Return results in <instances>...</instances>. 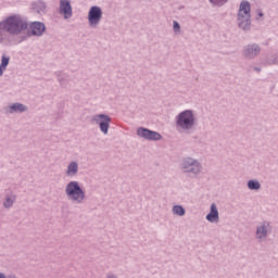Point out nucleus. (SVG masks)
<instances>
[{
    "label": "nucleus",
    "instance_id": "nucleus-1",
    "mask_svg": "<svg viewBox=\"0 0 278 278\" xmlns=\"http://www.w3.org/2000/svg\"><path fill=\"white\" fill-rule=\"evenodd\" d=\"M28 27L30 33L27 34ZM45 31H47L45 23L33 22L29 25L25 17L13 14L0 21V45H4L5 47L21 45L29 36H36L37 38L45 36Z\"/></svg>",
    "mask_w": 278,
    "mask_h": 278
},
{
    "label": "nucleus",
    "instance_id": "nucleus-2",
    "mask_svg": "<svg viewBox=\"0 0 278 278\" xmlns=\"http://www.w3.org/2000/svg\"><path fill=\"white\" fill-rule=\"evenodd\" d=\"M65 195L68 201L81 205L86 201V192L78 181L72 180L65 186Z\"/></svg>",
    "mask_w": 278,
    "mask_h": 278
},
{
    "label": "nucleus",
    "instance_id": "nucleus-3",
    "mask_svg": "<svg viewBox=\"0 0 278 278\" xmlns=\"http://www.w3.org/2000/svg\"><path fill=\"white\" fill-rule=\"evenodd\" d=\"M238 24L241 29L251 27V3L243 1L239 8Z\"/></svg>",
    "mask_w": 278,
    "mask_h": 278
},
{
    "label": "nucleus",
    "instance_id": "nucleus-4",
    "mask_svg": "<svg viewBox=\"0 0 278 278\" xmlns=\"http://www.w3.org/2000/svg\"><path fill=\"white\" fill-rule=\"evenodd\" d=\"M87 18L89 27H91V29H97L99 25H101V20L103 18V11L99 7L93 5L89 9Z\"/></svg>",
    "mask_w": 278,
    "mask_h": 278
},
{
    "label": "nucleus",
    "instance_id": "nucleus-5",
    "mask_svg": "<svg viewBox=\"0 0 278 278\" xmlns=\"http://www.w3.org/2000/svg\"><path fill=\"white\" fill-rule=\"evenodd\" d=\"M177 125L182 129H190L194 125V115L191 111H185L178 115Z\"/></svg>",
    "mask_w": 278,
    "mask_h": 278
},
{
    "label": "nucleus",
    "instance_id": "nucleus-6",
    "mask_svg": "<svg viewBox=\"0 0 278 278\" xmlns=\"http://www.w3.org/2000/svg\"><path fill=\"white\" fill-rule=\"evenodd\" d=\"M59 14L63 16L64 21L73 18V4H71V0H59Z\"/></svg>",
    "mask_w": 278,
    "mask_h": 278
},
{
    "label": "nucleus",
    "instance_id": "nucleus-7",
    "mask_svg": "<svg viewBox=\"0 0 278 278\" xmlns=\"http://www.w3.org/2000/svg\"><path fill=\"white\" fill-rule=\"evenodd\" d=\"M28 110H29V108H27V105L20 103V102L12 103V104L8 105L7 108H4L5 114H23L24 112H27Z\"/></svg>",
    "mask_w": 278,
    "mask_h": 278
},
{
    "label": "nucleus",
    "instance_id": "nucleus-8",
    "mask_svg": "<svg viewBox=\"0 0 278 278\" xmlns=\"http://www.w3.org/2000/svg\"><path fill=\"white\" fill-rule=\"evenodd\" d=\"M30 10L33 14H38V16H45L47 14V2L42 0H37L30 3Z\"/></svg>",
    "mask_w": 278,
    "mask_h": 278
},
{
    "label": "nucleus",
    "instance_id": "nucleus-9",
    "mask_svg": "<svg viewBox=\"0 0 278 278\" xmlns=\"http://www.w3.org/2000/svg\"><path fill=\"white\" fill-rule=\"evenodd\" d=\"M137 134L140 136V138H146V140H162V135L147 128H139Z\"/></svg>",
    "mask_w": 278,
    "mask_h": 278
},
{
    "label": "nucleus",
    "instance_id": "nucleus-10",
    "mask_svg": "<svg viewBox=\"0 0 278 278\" xmlns=\"http://www.w3.org/2000/svg\"><path fill=\"white\" fill-rule=\"evenodd\" d=\"M16 199L17 197L14 192L11 191L10 193H7L2 202L4 210H12L14 203H16Z\"/></svg>",
    "mask_w": 278,
    "mask_h": 278
},
{
    "label": "nucleus",
    "instance_id": "nucleus-11",
    "mask_svg": "<svg viewBox=\"0 0 278 278\" xmlns=\"http://www.w3.org/2000/svg\"><path fill=\"white\" fill-rule=\"evenodd\" d=\"M91 125H99L101 131L105 134V114L93 115L90 118Z\"/></svg>",
    "mask_w": 278,
    "mask_h": 278
},
{
    "label": "nucleus",
    "instance_id": "nucleus-12",
    "mask_svg": "<svg viewBox=\"0 0 278 278\" xmlns=\"http://www.w3.org/2000/svg\"><path fill=\"white\" fill-rule=\"evenodd\" d=\"M78 173H79V163H77L76 161H71L67 165L65 175L67 177H77Z\"/></svg>",
    "mask_w": 278,
    "mask_h": 278
},
{
    "label": "nucleus",
    "instance_id": "nucleus-13",
    "mask_svg": "<svg viewBox=\"0 0 278 278\" xmlns=\"http://www.w3.org/2000/svg\"><path fill=\"white\" fill-rule=\"evenodd\" d=\"M206 220L208 223H218V208H216V204L211 205V212L206 215Z\"/></svg>",
    "mask_w": 278,
    "mask_h": 278
},
{
    "label": "nucleus",
    "instance_id": "nucleus-14",
    "mask_svg": "<svg viewBox=\"0 0 278 278\" xmlns=\"http://www.w3.org/2000/svg\"><path fill=\"white\" fill-rule=\"evenodd\" d=\"M56 79L60 84V86H62V88H66V86H68V75L63 73V72H56L55 73Z\"/></svg>",
    "mask_w": 278,
    "mask_h": 278
},
{
    "label": "nucleus",
    "instance_id": "nucleus-15",
    "mask_svg": "<svg viewBox=\"0 0 278 278\" xmlns=\"http://www.w3.org/2000/svg\"><path fill=\"white\" fill-rule=\"evenodd\" d=\"M188 166H193L191 169H188ZM184 168L187 169V172H192V173H199V164L197 163V161H192V159H188V161H186L184 163Z\"/></svg>",
    "mask_w": 278,
    "mask_h": 278
},
{
    "label": "nucleus",
    "instance_id": "nucleus-16",
    "mask_svg": "<svg viewBox=\"0 0 278 278\" xmlns=\"http://www.w3.org/2000/svg\"><path fill=\"white\" fill-rule=\"evenodd\" d=\"M10 64V56L7 54H2L1 56V64H0V71L3 75V72L8 68V65Z\"/></svg>",
    "mask_w": 278,
    "mask_h": 278
},
{
    "label": "nucleus",
    "instance_id": "nucleus-17",
    "mask_svg": "<svg viewBox=\"0 0 278 278\" xmlns=\"http://www.w3.org/2000/svg\"><path fill=\"white\" fill-rule=\"evenodd\" d=\"M260 53V48L257 46H251L247 49V55H257Z\"/></svg>",
    "mask_w": 278,
    "mask_h": 278
},
{
    "label": "nucleus",
    "instance_id": "nucleus-18",
    "mask_svg": "<svg viewBox=\"0 0 278 278\" xmlns=\"http://www.w3.org/2000/svg\"><path fill=\"white\" fill-rule=\"evenodd\" d=\"M173 212L174 214H176L177 216H184L186 214V210H184L182 206L176 205L173 207Z\"/></svg>",
    "mask_w": 278,
    "mask_h": 278
},
{
    "label": "nucleus",
    "instance_id": "nucleus-19",
    "mask_svg": "<svg viewBox=\"0 0 278 278\" xmlns=\"http://www.w3.org/2000/svg\"><path fill=\"white\" fill-rule=\"evenodd\" d=\"M248 187L250 188V190H260L261 185L255 180H250L248 182Z\"/></svg>",
    "mask_w": 278,
    "mask_h": 278
},
{
    "label": "nucleus",
    "instance_id": "nucleus-20",
    "mask_svg": "<svg viewBox=\"0 0 278 278\" xmlns=\"http://www.w3.org/2000/svg\"><path fill=\"white\" fill-rule=\"evenodd\" d=\"M256 236L257 238H266V227L262 226L257 228Z\"/></svg>",
    "mask_w": 278,
    "mask_h": 278
},
{
    "label": "nucleus",
    "instance_id": "nucleus-21",
    "mask_svg": "<svg viewBox=\"0 0 278 278\" xmlns=\"http://www.w3.org/2000/svg\"><path fill=\"white\" fill-rule=\"evenodd\" d=\"M211 3H215V5H222L223 3H227V0H210Z\"/></svg>",
    "mask_w": 278,
    "mask_h": 278
},
{
    "label": "nucleus",
    "instance_id": "nucleus-22",
    "mask_svg": "<svg viewBox=\"0 0 278 278\" xmlns=\"http://www.w3.org/2000/svg\"><path fill=\"white\" fill-rule=\"evenodd\" d=\"M174 29H175V31H178V29H179V23L174 22Z\"/></svg>",
    "mask_w": 278,
    "mask_h": 278
},
{
    "label": "nucleus",
    "instance_id": "nucleus-23",
    "mask_svg": "<svg viewBox=\"0 0 278 278\" xmlns=\"http://www.w3.org/2000/svg\"><path fill=\"white\" fill-rule=\"evenodd\" d=\"M109 121H110V117L106 116V117H105V122L108 123Z\"/></svg>",
    "mask_w": 278,
    "mask_h": 278
},
{
    "label": "nucleus",
    "instance_id": "nucleus-24",
    "mask_svg": "<svg viewBox=\"0 0 278 278\" xmlns=\"http://www.w3.org/2000/svg\"><path fill=\"white\" fill-rule=\"evenodd\" d=\"M0 77H3V74L1 73V70H0Z\"/></svg>",
    "mask_w": 278,
    "mask_h": 278
},
{
    "label": "nucleus",
    "instance_id": "nucleus-25",
    "mask_svg": "<svg viewBox=\"0 0 278 278\" xmlns=\"http://www.w3.org/2000/svg\"><path fill=\"white\" fill-rule=\"evenodd\" d=\"M105 131L108 132V124L105 125Z\"/></svg>",
    "mask_w": 278,
    "mask_h": 278
},
{
    "label": "nucleus",
    "instance_id": "nucleus-26",
    "mask_svg": "<svg viewBox=\"0 0 278 278\" xmlns=\"http://www.w3.org/2000/svg\"><path fill=\"white\" fill-rule=\"evenodd\" d=\"M258 16H264V14H262V13H258Z\"/></svg>",
    "mask_w": 278,
    "mask_h": 278
}]
</instances>
